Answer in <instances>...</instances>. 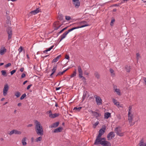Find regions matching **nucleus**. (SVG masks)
Wrapping results in <instances>:
<instances>
[{"mask_svg":"<svg viewBox=\"0 0 146 146\" xmlns=\"http://www.w3.org/2000/svg\"><path fill=\"white\" fill-rule=\"evenodd\" d=\"M32 86V84H31L28 85L27 87V89L28 90L29 89L30 87Z\"/></svg>","mask_w":146,"mask_h":146,"instance_id":"obj_57","label":"nucleus"},{"mask_svg":"<svg viewBox=\"0 0 146 146\" xmlns=\"http://www.w3.org/2000/svg\"><path fill=\"white\" fill-rule=\"evenodd\" d=\"M78 71L79 73L78 77L79 78H82V80H86L85 78L83 76V71L80 66L78 67Z\"/></svg>","mask_w":146,"mask_h":146,"instance_id":"obj_4","label":"nucleus"},{"mask_svg":"<svg viewBox=\"0 0 146 146\" xmlns=\"http://www.w3.org/2000/svg\"><path fill=\"white\" fill-rule=\"evenodd\" d=\"M99 122L98 121L96 122L95 123L93 124V127L94 128H95L96 126L99 124Z\"/></svg>","mask_w":146,"mask_h":146,"instance_id":"obj_41","label":"nucleus"},{"mask_svg":"<svg viewBox=\"0 0 146 146\" xmlns=\"http://www.w3.org/2000/svg\"><path fill=\"white\" fill-rule=\"evenodd\" d=\"M24 68H21L20 69V71L21 72H23L24 71Z\"/></svg>","mask_w":146,"mask_h":146,"instance_id":"obj_59","label":"nucleus"},{"mask_svg":"<svg viewBox=\"0 0 146 146\" xmlns=\"http://www.w3.org/2000/svg\"><path fill=\"white\" fill-rule=\"evenodd\" d=\"M94 97L96 98L97 104L100 105L102 104V100L100 97L96 95H94Z\"/></svg>","mask_w":146,"mask_h":146,"instance_id":"obj_6","label":"nucleus"},{"mask_svg":"<svg viewBox=\"0 0 146 146\" xmlns=\"http://www.w3.org/2000/svg\"><path fill=\"white\" fill-rule=\"evenodd\" d=\"M139 146H146V143L144 142L143 139H142L139 143Z\"/></svg>","mask_w":146,"mask_h":146,"instance_id":"obj_24","label":"nucleus"},{"mask_svg":"<svg viewBox=\"0 0 146 146\" xmlns=\"http://www.w3.org/2000/svg\"><path fill=\"white\" fill-rule=\"evenodd\" d=\"M132 107L131 106H130L129 107V111H128V113H129V114L130 113H131V109Z\"/></svg>","mask_w":146,"mask_h":146,"instance_id":"obj_53","label":"nucleus"},{"mask_svg":"<svg viewBox=\"0 0 146 146\" xmlns=\"http://www.w3.org/2000/svg\"><path fill=\"white\" fill-rule=\"evenodd\" d=\"M79 0H72L73 4L76 8H78L80 6Z\"/></svg>","mask_w":146,"mask_h":146,"instance_id":"obj_8","label":"nucleus"},{"mask_svg":"<svg viewBox=\"0 0 146 146\" xmlns=\"http://www.w3.org/2000/svg\"><path fill=\"white\" fill-rule=\"evenodd\" d=\"M27 138L26 137H24L22 139L21 142L23 146H25L27 145Z\"/></svg>","mask_w":146,"mask_h":146,"instance_id":"obj_21","label":"nucleus"},{"mask_svg":"<svg viewBox=\"0 0 146 146\" xmlns=\"http://www.w3.org/2000/svg\"><path fill=\"white\" fill-rule=\"evenodd\" d=\"M94 75L96 77V78H97L98 79H99L100 78V75L97 72H95Z\"/></svg>","mask_w":146,"mask_h":146,"instance_id":"obj_29","label":"nucleus"},{"mask_svg":"<svg viewBox=\"0 0 146 146\" xmlns=\"http://www.w3.org/2000/svg\"><path fill=\"white\" fill-rule=\"evenodd\" d=\"M22 104L21 103H19L18 104L17 106H21Z\"/></svg>","mask_w":146,"mask_h":146,"instance_id":"obj_62","label":"nucleus"},{"mask_svg":"<svg viewBox=\"0 0 146 146\" xmlns=\"http://www.w3.org/2000/svg\"><path fill=\"white\" fill-rule=\"evenodd\" d=\"M16 72V70H14L11 71L10 72L11 74V75H13L14 73H15Z\"/></svg>","mask_w":146,"mask_h":146,"instance_id":"obj_49","label":"nucleus"},{"mask_svg":"<svg viewBox=\"0 0 146 146\" xmlns=\"http://www.w3.org/2000/svg\"><path fill=\"white\" fill-rule=\"evenodd\" d=\"M54 46V45H53L51 46L50 47V48H48V49H46L47 51H48L51 50L53 48Z\"/></svg>","mask_w":146,"mask_h":146,"instance_id":"obj_50","label":"nucleus"},{"mask_svg":"<svg viewBox=\"0 0 146 146\" xmlns=\"http://www.w3.org/2000/svg\"><path fill=\"white\" fill-rule=\"evenodd\" d=\"M34 137H32V141L33 142H37L41 141L42 137H37L35 139H34Z\"/></svg>","mask_w":146,"mask_h":146,"instance_id":"obj_16","label":"nucleus"},{"mask_svg":"<svg viewBox=\"0 0 146 146\" xmlns=\"http://www.w3.org/2000/svg\"><path fill=\"white\" fill-rule=\"evenodd\" d=\"M87 22H86V21H82V22H81L80 23H77V25H82V24H84L85 23H86Z\"/></svg>","mask_w":146,"mask_h":146,"instance_id":"obj_42","label":"nucleus"},{"mask_svg":"<svg viewBox=\"0 0 146 146\" xmlns=\"http://www.w3.org/2000/svg\"><path fill=\"white\" fill-rule=\"evenodd\" d=\"M65 19L66 20L69 21L71 19V17L69 16H66Z\"/></svg>","mask_w":146,"mask_h":146,"instance_id":"obj_48","label":"nucleus"},{"mask_svg":"<svg viewBox=\"0 0 146 146\" xmlns=\"http://www.w3.org/2000/svg\"><path fill=\"white\" fill-rule=\"evenodd\" d=\"M59 25V21H56L54 22V28Z\"/></svg>","mask_w":146,"mask_h":146,"instance_id":"obj_37","label":"nucleus"},{"mask_svg":"<svg viewBox=\"0 0 146 146\" xmlns=\"http://www.w3.org/2000/svg\"><path fill=\"white\" fill-rule=\"evenodd\" d=\"M112 101L114 105H116V106L119 105V103L118 102H117V100L113 98L112 99Z\"/></svg>","mask_w":146,"mask_h":146,"instance_id":"obj_27","label":"nucleus"},{"mask_svg":"<svg viewBox=\"0 0 146 146\" xmlns=\"http://www.w3.org/2000/svg\"><path fill=\"white\" fill-rule=\"evenodd\" d=\"M76 74V70L75 69L74 70V71L73 72L72 74L70 76V78L74 77L75 76Z\"/></svg>","mask_w":146,"mask_h":146,"instance_id":"obj_26","label":"nucleus"},{"mask_svg":"<svg viewBox=\"0 0 146 146\" xmlns=\"http://www.w3.org/2000/svg\"><path fill=\"white\" fill-rule=\"evenodd\" d=\"M61 88V87H59L58 88H56V90H59Z\"/></svg>","mask_w":146,"mask_h":146,"instance_id":"obj_60","label":"nucleus"},{"mask_svg":"<svg viewBox=\"0 0 146 146\" xmlns=\"http://www.w3.org/2000/svg\"><path fill=\"white\" fill-rule=\"evenodd\" d=\"M115 132L118 134V135L120 136H123V133H121V128L119 127H116L115 130Z\"/></svg>","mask_w":146,"mask_h":146,"instance_id":"obj_9","label":"nucleus"},{"mask_svg":"<svg viewBox=\"0 0 146 146\" xmlns=\"http://www.w3.org/2000/svg\"><path fill=\"white\" fill-rule=\"evenodd\" d=\"M21 95L20 92L19 91L16 92L15 94V95L17 97V98L19 97Z\"/></svg>","mask_w":146,"mask_h":146,"instance_id":"obj_39","label":"nucleus"},{"mask_svg":"<svg viewBox=\"0 0 146 146\" xmlns=\"http://www.w3.org/2000/svg\"><path fill=\"white\" fill-rule=\"evenodd\" d=\"M69 68H67L66 69L64 70L62 72H59L58 73V74L56 75V76L57 77V76H61V75H63L64 73H65L66 71H67V70H68L69 69Z\"/></svg>","mask_w":146,"mask_h":146,"instance_id":"obj_22","label":"nucleus"},{"mask_svg":"<svg viewBox=\"0 0 146 146\" xmlns=\"http://www.w3.org/2000/svg\"><path fill=\"white\" fill-rule=\"evenodd\" d=\"M23 47L21 46L19 49V53H20V52H22V51H23Z\"/></svg>","mask_w":146,"mask_h":146,"instance_id":"obj_47","label":"nucleus"},{"mask_svg":"<svg viewBox=\"0 0 146 146\" xmlns=\"http://www.w3.org/2000/svg\"><path fill=\"white\" fill-rule=\"evenodd\" d=\"M125 69L126 70L127 72H130L131 68L129 66L126 65L125 66Z\"/></svg>","mask_w":146,"mask_h":146,"instance_id":"obj_28","label":"nucleus"},{"mask_svg":"<svg viewBox=\"0 0 146 146\" xmlns=\"http://www.w3.org/2000/svg\"><path fill=\"white\" fill-rule=\"evenodd\" d=\"M47 50H44L43 52L44 53H47Z\"/></svg>","mask_w":146,"mask_h":146,"instance_id":"obj_64","label":"nucleus"},{"mask_svg":"<svg viewBox=\"0 0 146 146\" xmlns=\"http://www.w3.org/2000/svg\"><path fill=\"white\" fill-rule=\"evenodd\" d=\"M63 129L62 127H59L55 129L54 130V133H58L61 132Z\"/></svg>","mask_w":146,"mask_h":146,"instance_id":"obj_20","label":"nucleus"},{"mask_svg":"<svg viewBox=\"0 0 146 146\" xmlns=\"http://www.w3.org/2000/svg\"><path fill=\"white\" fill-rule=\"evenodd\" d=\"M90 111L91 113L93 114V115L95 116L96 118L97 119L101 115L100 113H99L97 112L94 111L92 110H91Z\"/></svg>","mask_w":146,"mask_h":146,"instance_id":"obj_14","label":"nucleus"},{"mask_svg":"<svg viewBox=\"0 0 146 146\" xmlns=\"http://www.w3.org/2000/svg\"><path fill=\"white\" fill-rule=\"evenodd\" d=\"M27 82L28 81L27 80H26L24 81L23 83V85H24L25 84H26Z\"/></svg>","mask_w":146,"mask_h":146,"instance_id":"obj_61","label":"nucleus"},{"mask_svg":"<svg viewBox=\"0 0 146 146\" xmlns=\"http://www.w3.org/2000/svg\"><path fill=\"white\" fill-rule=\"evenodd\" d=\"M33 126V125L32 124H29L27 125V127H31L32 126Z\"/></svg>","mask_w":146,"mask_h":146,"instance_id":"obj_58","label":"nucleus"},{"mask_svg":"<svg viewBox=\"0 0 146 146\" xmlns=\"http://www.w3.org/2000/svg\"><path fill=\"white\" fill-rule=\"evenodd\" d=\"M136 59L137 62L138 61L139 59L141 58V56H140V54L139 53H137L136 54Z\"/></svg>","mask_w":146,"mask_h":146,"instance_id":"obj_40","label":"nucleus"},{"mask_svg":"<svg viewBox=\"0 0 146 146\" xmlns=\"http://www.w3.org/2000/svg\"><path fill=\"white\" fill-rule=\"evenodd\" d=\"M39 12H41V10L39 8H37L35 10L31 11L29 13V15L30 14L35 15Z\"/></svg>","mask_w":146,"mask_h":146,"instance_id":"obj_11","label":"nucleus"},{"mask_svg":"<svg viewBox=\"0 0 146 146\" xmlns=\"http://www.w3.org/2000/svg\"><path fill=\"white\" fill-rule=\"evenodd\" d=\"M68 27H65V28H63L62 30H61L59 32L57 33V35L58 36L60 34L62 33L63 31H64V30H66Z\"/></svg>","mask_w":146,"mask_h":146,"instance_id":"obj_33","label":"nucleus"},{"mask_svg":"<svg viewBox=\"0 0 146 146\" xmlns=\"http://www.w3.org/2000/svg\"><path fill=\"white\" fill-rule=\"evenodd\" d=\"M6 51L7 49L5 47H3V48H1L0 49V54L1 55H3Z\"/></svg>","mask_w":146,"mask_h":146,"instance_id":"obj_18","label":"nucleus"},{"mask_svg":"<svg viewBox=\"0 0 146 146\" xmlns=\"http://www.w3.org/2000/svg\"><path fill=\"white\" fill-rule=\"evenodd\" d=\"M9 86L7 84H6L4 86L3 89V95L4 96H6L7 94V91L9 88Z\"/></svg>","mask_w":146,"mask_h":146,"instance_id":"obj_7","label":"nucleus"},{"mask_svg":"<svg viewBox=\"0 0 146 146\" xmlns=\"http://www.w3.org/2000/svg\"><path fill=\"white\" fill-rule=\"evenodd\" d=\"M115 21V19L114 18H112L111 21L110 23V25L111 26L113 25V24Z\"/></svg>","mask_w":146,"mask_h":146,"instance_id":"obj_43","label":"nucleus"},{"mask_svg":"<svg viewBox=\"0 0 146 146\" xmlns=\"http://www.w3.org/2000/svg\"><path fill=\"white\" fill-rule=\"evenodd\" d=\"M115 135L114 134L113 132H111L107 135V137H114Z\"/></svg>","mask_w":146,"mask_h":146,"instance_id":"obj_31","label":"nucleus"},{"mask_svg":"<svg viewBox=\"0 0 146 146\" xmlns=\"http://www.w3.org/2000/svg\"><path fill=\"white\" fill-rule=\"evenodd\" d=\"M67 34H68L67 33L66 31H65L62 35H61L60 37V40L59 42H60L62 39L65 38Z\"/></svg>","mask_w":146,"mask_h":146,"instance_id":"obj_15","label":"nucleus"},{"mask_svg":"<svg viewBox=\"0 0 146 146\" xmlns=\"http://www.w3.org/2000/svg\"><path fill=\"white\" fill-rule=\"evenodd\" d=\"M106 139L105 137H97L95 141L94 144L95 145L100 144L102 145V142H104Z\"/></svg>","mask_w":146,"mask_h":146,"instance_id":"obj_2","label":"nucleus"},{"mask_svg":"<svg viewBox=\"0 0 146 146\" xmlns=\"http://www.w3.org/2000/svg\"><path fill=\"white\" fill-rule=\"evenodd\" d=\"M102 146H111V143L109 142L105 141L104 142H102Z\"/></svg>","mask_w":146,"mask_h":146,"instance_id":"obj_19","label":"nucleus"},{"mask_svg":"<svg viewBox=\"0 0 146 146\" xmlns=\"http://www.w3.org/2000/svg\"><path fill=\"white\" fill-rule=\"evenodd\" d=\"M110 72L111 74H113L114 73V70L111 68H110Z\"/></svg>","mask_w":146,"mask_h":146,"instance_id":"obj_56","label":"nucleus"},{"mask_svg":"<svg viewBox=\"0 0 146 146\" xmlns=\"http://www.w3.org/2000/svg\"><path fill=\"white\" fill-rule=\"evenodd\" d=\"M111 116V113L109 112H106L104 113V117L105 119H107Z\"/></svg>","mask_w":146,"mask_h":146,"instance_id":"obj_23","label":"nucleus"},{"mask_svg":"<svg viewBox=\"0 0 146 146\" xmlns=\"http://www.w3.org/2000/svg\"><path fill=\"white\" fill-rule=\"evenodd\" d=\"M142 79L143 80H144V83L145 84H146V78L145 77H143Z\"/></svg>","mask_w":146,"mask_h":146,"instance_id":"obj_52","label":"nucleus"},{"mask_svg":"<svg viewBox=\"0 0 146 146\" xmlns=\"http://www.w3.org/2000/svg\"><path fill=\"white\" fill-rule=\"evenodd\" d=\"M46 113L49 114V116L51 118H54L59 116L60 114L59 113H55L52 114V111L50 110L47 111Z\"/></svg>","mask_w":146,"mask_h":146,"instance_id":"obj_3","label":"nucleus"},{"mask_svg":"<svg viewBox=\"0 0 146 146\" xmlns=\"http://www.w3.org/2000/svg\"><path fill=\"white\" fill-rule=\"evenodd\" d=\"M88 26H89V25L88 24H85L81 26H78L76 27H75L68 30L67 31H66V32L68 34L70 32L72 31L74 29Z\"/></svg>","mask_w":146,"mask_h":146,"instance_id":"obj_5","label":"nucleus"},{"mask_svg":"<svg viewBox=\"0 0 146 146\" xmlns=\"http://www.w3.org/2000/svg\"><path fill=\"white\" fill-rule=\"evenodd\" d=\"M11 65V64L10 63H9L5 66V68H7L8 67L10 66Z\"/></svg>","mask_w":146,"mask_h":146,"instance_id":"obj_46","label":"nucleus"},{"mask_svg":"<svg viewBox=\"0 0 146 146\" xmlns=\"http://www.w3.org/2000/svg\"><path fill=\"white\" fill-rule=\"evenodd\" d=\"M65 58L68 60H69L70 59V57L69 55H66L65 56Z\"/></svg>","mask_w":146,"mask_h":146,"instance_id":"obj_55","label":"nucleus"},{"mask_svg":"<svg viewBox=\"0 0 146 146\" xmlns=\"http://www.w3.org/2000/svg\"><path fill=\"white\" fill-rule=\"evenodd\" d=\"M21 134V131H18L16 129H13L11 131L9 134L10 135H11L13 134Z\"/></svg>","mask_w":146,"mask_h":146,"instance_id":"obj_10","label":"nucleus"},{"mask_svg":"<svg viewBox=\"0 0 146 146\" xmlns=\"http://www.w3.org/2000/svg\"><path fill=\"white\" fill-rule=\"evenodd\" d=\"M58 19L60 21H61L63 19V16L62 15H59L58 16Z\"/></svg>","mask_w":146,"mask_h":146,"instance_id":"obj_38","label":"nucleus"},{"mask_svg":"<svg viewBox=\"0 0 146 146\" xmlns=\"http://www.w3.org/2000/svg\"><path fill=\"white\" fill-rule=\"evenodd\" d=\"M7 33L8 34H12V31L11 29V28H8L7 29Z\"/></svg>","mask_w":146,"mask_h":146,"instance_id":"obj_35","label":"nucleus"},{"mask_svg":"<svg viewBox=\"0 0 146 146\" xmlns=\"http://www.w3.org/2000/svg\"><path fill=\"white\" fill-rule=\"evenodd\" d=\"M105 129V127L101 129L99 131V134L97 137H101L102 135L104 133Z\"/></svg>","mask_w":146,"mask_h":146,"instance_id":"obj_12","label":"nucleus"},{"mask_svg":"<svg viewBox=\"0 0 146 146\" xmlns=\"http://www.w3.org/2000/svg\"><path fill=\"white\" fill-rule=\"evenodd\" d=\"M82 108V107H75L73 109V110L75 111H79Z\"/></svg>","mask_w":146,"mask_h":146,"instance_id":"obj_30","label":"nucleus"},{"mask_svg":"<svg viewBox=\"0 0 146 146\" xmlns=\"http://www.w3.org/2000/svg\"><path fill=\"white\" fill-rule=\"evenodd\" d=\"M59 124V122H57L53 123L49 127L51 128H55L58 127Z\"/></svg>","mask_w":146,"mask_h":146,"instance_id":"obj_17","label":"nucleus"},{"mask_svg":"<svg viewBox=\"0 0 146 146\" xmlns=\"http://www.w3.org/2000/svg\"><path fill=\"white\" fill-rule=\"evenodd\" d=\"M35 129L37 134L40 136H42L43 135V128L39 122L36 120L35 122Z\"/></svg>","mask_w":146,"mask_h":146,"instance_id":"obj_1","label":"nucleus"},{"mask_svg":"<svg viewBox=\"0 0 146 146\" xmlns=\"http://www.w3.org/2000/svg\"><path fill=\"white\" fill-rule=\"evenodd\" d=\"M62 25V24L59 25L58 26H57L56 27H55L54 28V30H57L61 27V26Z\"/></svg>","mask_w":146,"mask_h":146,"instance_id":"obj_44","label":"nucleus"},{"mask_svg":"<svg viewBox=\"0 0 146 146\" xmlns=\"http://www.w3.org/2000/svg\"><path fill=\"white\" fill-rule=\"evenodd\" d=\"M26 96V94L25 93L23 94L20 98V100H23Z\"/></svg>","mask_w":146,"mask_h":146,"instance_id":"obj_45","label":"nucleus"},{"mask_svg":"<svg viewBox=\"0 0 146 146\" xmlns=\"http://www.w3.org/2000/svg\"><path fill=\"white\" fill-rule=\"evenodd\" d=\"M57 66H54L52 70V73L53 74H54V73H55L56 71V70L57 69Z\"/></svg>","mask_w":146,"mask_h":146,"instance_id":"obj_34","label":"nucleus"},{"mask_svg":"<svg viewBox=\"0 0 146 146\" xmlns=\"http://www.w3.org/2000/svg\"><path fill=\"white\" fill-rule=\"evenodd\" d=\"M26 76V74L24 73H23L22 74L21 76V78H25Z\"/></svg>","mask_w":146,"mask_h":146,"instance_id":"obj_54","label":"nucleus"},{"mask_svg":"<svg viewBox=\"0 0 146 146\" xmlns=\"http://www.w3.org/2000/svg\"><path fill=\"white\" fill-rule=\"evenodd\" d=\"M133 117V115L131 114V113L129 114L128 113V120L129 121V123H131L132 122Z\"/></svg>","mask_w":146,"mask_h":146,"instance_id":"obj_13","label":"nucleus"},{"mask_svg":"<svg viewBox=\"0 0 146 146\" xmlns=\"http://www.w3.org/2000/svg\"><path fill=\"white\" fill-rule=\"evenodd\" d=\"M1 72L2 73V74L4 76L6 77L7 76V74L5 70H2L1 71Z\"/></svg>","mask_w":146,"mask_h":146,"instance_id":"obj_32","label":"nucleus"},{"mask_svg":"<svg viewBox=\"0 0 146 146\" xmlns=\"http://www.w3.org/2000/svg\"><path fill=\"white\" fill-rule=\"evenodd\" d=\"M61 56L60 55L58 56L56 58H54L52 61V63L56 62H57L59 59V58L61 57Z\"/></svg>","mask_w":146,"mask_h":146,"instance_id":"obj_25","label":"nucleus"},{"mask_svg":"<svg viewBox=\"0 0 146 146\" xmlns=\"http://www.w3.org/2000/svg\"><path fill=\"white\" fill-rule=\"evenodd\" d=\"M12 34H8V40H10L11 38V37H12Z\"/></svg>","mask_w":146,"mask_h":146,"instance_id":"obj_51","label":"nucleus"},{"mask_svg":"<svg viewBox=\"0 0 146 146\" xmlns=\"http://www.w3.org/2000/svg\"><path fill=\"white\" fill-rule=\"evenodd\" d=\"M54 74L53 73H52L50 75V77H51V78H52V75H53Z\"/></svg>","mask_w":146,"mask_h":146,"instance_id":"obj_63","label":"nucleus"},{"mask_svg":"<svg viewBox=\"0 0 146 146\" xmlns=\"http://www.w3.org/2000/svg\"><path fill=\"white\" fill-rule=\"evenodd\" d=\"M115 92L117 93V94L118 95H120L121 94V92L120 90L119 89H115Z\"/></svg>","mask_w":146,"mask_h":146,"instance_id":"obj_36","label":"nucleus"}]
</instances>
